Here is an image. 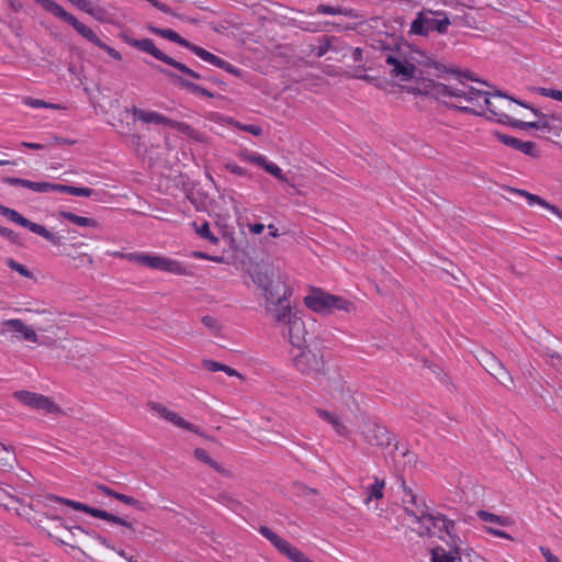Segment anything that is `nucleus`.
I'll list each match as a JSON object with an SVG mask.
<instances>
[{"label":"nucleus","instance_id":"59","mask_svg":"<svg viewBox=\"0 0 562 562\" xmlns=\"http://www.w3.org/2000/svg\"><path fill=\"white\" fill-rule=\"evenodd\" d=\"M192 257L194 258H198V259H204V260H211V261H214V262H221L222 261V258L221 257H213V256H210L203 251H193L192 252Z\"/></svg>","mask_w":562,"mask_h":562},{"label":"nucleus","instance_id":"32","mask_svg":"<svg viewBox=\"0 0 562 562\" xmlns=\"http://www.w3.org/2000/svg\"><path fill=\"white\" fill-rule=\"evenodd\" d=\"M477 517L485 522L496 524L502 527H508L513 524V519L510 517L499 516L487 510H479Z\"/></svg>","mask_w":562,"mask_h":562},{"label":"nucleus","instance_id":"46","mask_svg":"<svg viewBox=\"0 0 562 562\" xmlns=\"http://www.w3.org/2000/svg\"><path fill=\"white\" fill-rule=\"evenodd\" d=\"M452 23H454L456 25H459V26H465V27H471V29L475 27V20L473 16H471L469 14L453 16V19L451 20V24Z\"/></svg>","mask_w":562,"mask_h":562},{"label":"nucleus","instance_id":"25","mask_svg":"<svg viewBox=\"0 0 562 562\" xmlns=\"http://www.w3.org/2000/svg\"><path fill=\"white\" fill-rule=\"evenodd\" d=\"M133 115L146 124H156V125H168L169 117L165 116L164 114H160L156 111H146L142 109L134 108L133 109Z\"/></svg>","mask_w":562,"mask_h":562},{"label":"nucleus","instance_id":"48","mask_svg":"<svg viewBox=\"0 0 562 562\" xmlns=\"http://www.w3.org/2000/svg\"><path fill=\"white\" fill-rule=\"evenodd\" d=\"M167 126L177 130L178 132L187 135L188 137H190V134L192 133V131L194 128L191 125H189L188 123L173 121L171 119H169V123Z\"/></svg>","mask_w":562,"mask_h":562},{"label":"nucleus","instance_id":"35","mask_svg":"<svg viewBox=\"0 0 562 562\" xmlns=\"http://www.w3.org/2000/svg\"><path fill=\"white\" fill-rule=\"evenodd\" d=\"M32 233L42 236L46 240H48L53 246H60L63 244V237L52 233L46 227H44L41 224H37V226L32 227Z\"/></svg>","mask_w":562,"mask_h":562},{"label":"nucleus","instance_id":"54","mask_svg":"<svg viewBox=\"0 0 562 562\" xmlns=\"http://www.w3.org/2000/svg\"><path fill=\"white\" fill-rule=\"evenodd\" d=\"M224 168L227 171H229L231 173H234V175L239 176V177H246L248 175L247 170L245 168L238 166L235 162H226L224 165Z\"/></svg>","mask_w":562,"mask_h":562},{"label":"nucleus","instance_id":"1","mask_svg":"<svg viewBox=\"0 0 562 562\" xmlns=\"http://www.w3.org/2000/svg\"><path fill=\"white\" fill-rule=\"evenodd\" d=\"M425 94L431 95L437 100H445L446 98L453 99L451 105L463 112L482 115L485 110L488 111V119L498 123L509 124L516 127H538V123H526L519 119V108H526L532 111L536 115L538 111L530 105L517 101L504 93L488 94L485 91L477 90L463 82L453 85H445L429 80L422 91Z\"/></svg>","mask_w":562,"mask_h":562},{"label":"nucleus","instance_id":"14","mask_svg":"<svg viewBox=\"0 0 562 562\" xmlns=\"http://www.w3.org/2000/svg\"><path fill=\"white\" fill-rule=\"evenodd\" d=\"M479 361L485 370L506 389L512 390L515 387L513 376L493 353L487 350H483L480 355Z\"/></svg>","mask_w":562,"mask_h":562},{"label":"nucleus","instance_id":"12","mask_svg":"<svg viewBox=\"0 0 562 562\" xmlns=\"http://www.w3.org/2000/svg\"><path fill=\"white\" fill-rule=\"evenodd\" d=\"M259 532L269 540L276 549L285 555L292 562H314L308 559L300 549L292 546L288 540L283 539L270 528L261 526Z\"/></svg>","mask_w":562,"mask_h":562},{"label":"nucleus","instance_id":"39","mask_svg":"<svg viewBox=\"0 0 562 562\" xmlns=\"http://www.w3.org/2000/svg\"><path fill=\"white\" fill-rule=\"evenodd\" d=\"M194 457L201 462L209 464L215 471L224 472L223 467L218 462L214 461L206 450L202 448H196L194 450Z\"/></svg>","mask_w":562,"mask_h":562},{"label":"nucleus","instance_id":"31","mask_svg":"<svg viewBox=\"0 0 562 562\" xmlns=\"http://www.w3.org/2000/svg\"><path fill=\"white\" fill-rule=\"evenodd\" d=\"M54 192L67 193L75 196L90 198L93 194V190L90 188H79L61 183H54Z\"/></svg>","mask_w":562,"mask_h":562},{"label":"nucleus","instance_id":"57","mask_svg":"<svg viewBox=\"0 0 562 562\" xmlns=\"http://www.w3.org/2000/svg\"><path fill=\"white\" fill-rule=\"evenodd\" d=\"M485 530H486V532H488L495 537L507 539V540H513V537L509 533H507L506 531H503L501 529H495L493 527H486Z\"/></svg>","mask_w":562,"mask_h":562},{"label":"nucleus","instance_id":"27","mask_svg":"<svg viewBox=\"0 0 562 562\" xmlns=\"http://www.w3.org/2000/svg\"><path fill=\"white\" fill-rule=\"evenodd\" d=\"M0 214L5 216L9 221L21 225L22 227H25L32 232L33 226H37V223H33L25 218L22 214H20L18 211L7 207L2 204H0Z\"/></svg>","mask_w":562,"mask_h":562},{"label":"nucleus","instance_id":"13","mask_svg":"<svg viewBox=\"0 0 562 562\" xmlns=\"http://www.w3.org/2000/svg\"><path fill=\"white\" fill-rule=\"evenodd\" d=\"M390 75L401 81H411L415 77L416 66L402 52H391L385 56Z\"/></svg>","mask_w":562,"mask_h":562},{"label":"nucleus","instance_id":"8","mask_svg":"<svg viewBox=\"0 0 562 562\" xmlns=\"http://www.w3.org/2000/svg\"><path fill=\"white\" fill-rule=\"evenodd\" d=\"M252 282L262 291L265 300L268 296L279 294L288 288L279 274H276L269 267L257 266L249 271Z\"/></svg>","mask_w":562,"mask_h":562},{"label":"nucleus","instance_id":"55","mask_svg":"<svg viewBox=\"0 0 562 562\" xmlns=\"http://www.w3.org/2000/svg\"><path fill=\"white\" fill-rule=\"evenodd\" d=\"M78 262V266L91 267L93 265V258L88 254H79L72 257Z\"/></svg>","mask_w":562,"mask_h":562},{"label":"nucleus","instance_id":"44","mask_svg":"<svg viewBox=\"0 0 562 562\" xmlns=\"http://www.w3.org/2000/svg\"><path fill=\"white\" fill-rule=\"evenodd\" d=\"M7 265L13 270L20 273L22 277L32 279L33 273L22 263L15 261L13 258L7 259Z\"/></svg>","mask_w":562,"mask_h":562},{"label":"nucleus","instance_id":"24","mask_svg":"<svg viewBox=\"0 0 562 562\" xmlns=\"http://www.w3.org/2000/svg\"><path fill=\"white\" fill-rule=\"evenodd\" d=\"M497 138L505 145L513 147L526 155H536V145L532 142H524L510 135L496 134Z\"/></svg>","mask_w":562,"mask_h":562},{"label":"nucleus","instance_id":"21","mask_svg":"<svg viewBox=\"0 0 562 562\" xmlns=\"http://www.w3.org/2000/svg\"><path fill=\"white\" fill-rule=\"evenodd\" d=\"M2 325L7 326L11 331H13L18 338H23L24 340L34 344L38 341V335L36 331L20 318L4 319Z\"/></svg>","mask_w":562,"mask_h":562},{"label":"nucleus","instance_id":"34","mask_svg":"<svg viewBox=\"0 0 562 562\" xmlns=\"http://www.w3.org/2000/svg\"><path fill=\"white\" fill-rule=\"evenodd\" d=\"M203 367L211 372L223 371L229 376H237L239 379H243V375L234 368L216 362L214 360H204Z\"/></svg>","mask_w":562,"mask_h":562},{"label":"nucleus","instance_id":"37","mask_svg":"<svg viewBox=\"0 0 562 562\" xmlns=\"http://www.w3.org/2000/svg\"><path fill=\"white\" fill-rule=\"evenodd\" d=\"M23 103L33 109H42V108L43 109H53V110H65L66 109V106L63 104L50 103V102H46L41 99L31 98V97L24 98Z\"/></svg>","mask_w":562,"mask_h":562},{"label":"nucleus","instance_id":"64","mask_svg":"<svg viewBox=\"0 0 562 562\" xmlns=\"http://www.w3.org/2000/svg\"><path fill=\"white\" fill-rule=\"evenodd\" d=\"M21 146L29 149L40 150L44 148L43 144L40 143H30V142H22Z\"/></svg>","mask_w":562,"mask_h":562},{"label":"nucleus","instance_id":"7","mask_svg":"<svg viewBox=\"0 0 562 562\" xmlns=\"http://www.w3.org/2000/svg\"><path fill=\"white\" fill-rule=\"evenodd\" d=\"M36 3L41 4L44 10L53 14L54 16L63 20L64 22L71 25L83 38L94 44L95 46L101 44L100 37L95 34V32L80 22L74 14L67 12L60 4H58L54 0H34Z\"/></svg>","mask_w":562,"mask_h":562},{"label":"nucleus","instance_id":"11","mask_svg":"<svg viewBox=\"0 0 562 562\" xmlns=\"http://www.w3.org/2000/svg\"><path fill=\"white\" fill-rule=\"evenodd\" d=\"M140 266L153 270L168 272L175 276L191 274V271L183 262L162 255L143 252L140 257Z\"/></svg>","mask_w":562,"mask_h":562},{"label":"nucleus","instance_id":"18","mask_svg":"<svg viewBox=\"0 0 562 562\" xmlns=\"http://www.w3.org/2000/svg\"><path fill=\"white\" fill-rule=\"evenodd\" d=\"M237 156L243 161L251 162V164H255V165L261 167L263 170H266L268 173H270L278 180L283 181V182L288 181V179L284 177V175L282 172V169L274 162L269 161L263 155H261L257 151L241 149L237 154Z\"/></svg>","mask_w":562,"mask_h":562},{"label":"nucleus","instance_id":"22","mask_svg":"<svg viewBox=\"0 0 562 562\" xmlns=\"http://www.w3.org/2000/svg\"><path fill=\"white\" fill-rule=\"evenodd\" d=\"M3 182L14 187L20 186L37 193L54 192V183L46 181H31L22 178L7 177L3 179Z\"/></svg>","mask_w":562,"mask_h":562},{"label":"nucleus","instance_id":"36","mask_svg":"<svg viewBox=\"0 0 562 562\" xmlns=\"http://www.w3.org/2000/svg\"><path fill=\"white\" fill-rule=\"evenodd\" d=\"M50 498L58 503L65 504L76 510L87 513V514L91 515L92 517H93V513L97 510V508H94V507H90L83 503L72 501L69 498H64V497H59V496H52Z\"/></svg>","mask_w":562,"mask_h":562},{"label":"nucleus","instance_id":"45","mask_svg":"<svg viewBox=\"0 0 562 562\" xmlns=\"http://www.w3.org/2000/svg\"><path fill=\"white\" fill-rule=\"evenodd\" d=\"M232 125H234L235 127H237L240 131L250 133L255 136H260L262 134L261 126L256 125V124H244V123H240L237 121H232Z\"/></svg>","mask_w":562,"mask_h":562},{"label":"nucleus","instance_id":"63","mask_svg":"<svg viewBox=\"0 0 562 562\" xmlns=\"http://www.w3.org/2000/svg\"><path fill=\"white\" fill-rule=\"evenodd\" d=\"M97 490L104 494V495H108V496H111V497H114L115 495V491H113L112 488H110L109 486L104 485V484H98L97 485Z\"/></svg>","mask_w":562,"mask_h":562},{"label":"nucleus","instance_id":"40","mask_svg":"<svg viewBox=\"0 0 562 562\" xmlns=\"http://www.w3.org/2000/svg\"><path fill=\"white\" fill-rule=\"evenodd\" d=\"M83 12L91 15L99 22L106 21V14H108L106 9L101 5L93 4L91 1L88 2V7H86Z\"/></svg>","mask_w":562,"mask_h":562},{"label":"nucleus","instance_id":"33","mask_svg":"<svg viewBox=\"0 0 562 562\" xmlns=\"http://www.w3.org/2000/svg\"><path fill=\"white\" fill-rule=\"evenodd\" d=\"M59 215L61 217L68 220L69 222H71L78 226H81V227H97L98 226V223L91 217L80 216V215H77V214L68 212V211H60Z\"/></svg>","mask_w":562,"mask_h":562},{"label":"nucleus","instance_id":"62","mask_svg":"<svg viewBox=\"0 0 562 562\" xmlns=\"http://www.w3.org/2000/svg\"><path fill=\"white\" fill-rule=\"evenodd\" d=\"M317 12L334 15L338 12V10L330 5L321 4L317 9Z\"/></svg>","mask_w":562,"mask_h":562},{"label":"nucleus","instance_id":"58","mask_svg":"<svg viewBox=\"0 0 562 562\" xmlns=\"http://www.w3.org/2000/svg\"><path fill=\"white\" fill-rule=\"evenodd\" d=\"M540 552L544 558L546 562H561L557 555H554L551 550L547 547H541Z\"/></svg>","mask_w":562,"mask_h":562},{"label":"nucleus","instance_id":"56","mask_svg":"<svg viewBox=\"0 0 562 562\" xmlns=\"http://www.w3.org/2000/svg\"><path fill=\"white\" fill-rule=\"evenodd\" d=\"M99 48L103 49L106 54H109L113 59L115 60H122V55L120 52L114 49L113 47L106 45L104 42H101L100 45H98Z\"/></svg>","mask_w":562,"mask_h":562},{"label":"nucleus","instance_id":"43","mask_svg":"<svg viewBox=\"0 0 562 562\" xmlns=\"http://www.w3.org/2000/svg\"><path fill=\"white\" fill-rule=\"evenodd\" d=\"M114 498L138 510L145 509L144 504L132 496L115 492Z\"/></svg>","mask_w":562,"mask_h":562},{"label":"nucleus","instance_id":"10","mask_svg":"<svg viewBox=\"0 0 562 562\" xmlns=\"http://www.w3.org/2000/svg\"><path fill=\"white\" fill-rule=\"evenodd\" d=\"M291 290L288 286L279 294L268 296L266 299V311L280 326L295 316L297 313L293 312L290 305Z\"/></svg>","mask_w":562,"mask_h":562},{"label":"nucleus","instance_id":"53","mask_svg":"<svg viewBox=\"0 0 562 562\" xmlns=\"http://www.w3.org/2000/svg\"><path fill=\"white\" fill-rule=\"evenodd\" d=\"M202 324L210 329L213 334H218L221 327L216 318L211 315H205L201 319Z\"/></svg>","mask_w":562,"mask_h":562},{"label":"nucleus","instance_id":"61","mask_svg":"<svg viewBox=\"0 0 562 562\" xmlns=\"http://www.w3.org/2000/svg\"><path fill=\"white\" fill-rule=\"evenodd\" d=\"M248 229L254 235H259L263 232L265 225L261 223L248 224Z\"/></svg>","mask_w":562,"mask_h":562},{"label":"nucleus","instance_id":"20","mask_svg":"<svg viewBox=\"0 0 562 562\" xmlns=\"http://www.w3.org/2000/svg\"><path fill=\"white\" fill-rule=\"evenodd\" d=\"M402 502L404 504L405 513L413 519L412 522L418 519V515L415 514V512L420 510L423 514L429 512L425 501L418 495L414 494L411 488L404 490Z\"/></svg>","mask_w":562,"mask_h":562},{"label":"nucleus","instance_id":"23","mask_svg":"<svg viewBox=\"0 0 562 562\" xmlns=\"http://www.w3.org/2000/svg\"><path fill=\"white\" fill-rule=\"evenodd\" d=\"M513 191L516 194L524 196L527 200L528 205L532 206V205L537 204L543 209H547L548 211H550L552 214L557 215L558 217L562 218V213L559 210V207L553 204H550L548 201H546L541 196L530 193L526 190H521V189H514Z\"/></svg>","mask_w":562,"mask_h":562},{"label":"nucleus","instance_id":"16","mask_svg":"<svg viewBox=\"0 0 562 562\" xmlns=\"http://www.w3.org/2000/svg\"><path fill=\"white\" fill-rule=\"evenodd\" d=\"M360 435L371 446L387 447L391 445L389 430L374 419H367L360 425Z\"/></svg>","mask_w":562,"mask_h":562},{"label":"nucleus","instance_id":"47","mask_svg":"<svg viewBox=\"0 0 562 562\" xmlns=\"http://www.w3.org/2000/svg\"><path fill=\"white\" fill-rule=\"evenodd\" d=\"M432 562H454V557L447 553L445 549L437 548L432 550Z\"/></svg>","mask_w":562,"mask_h":562},{"label":"nucleus","instance_id":"51","mask_svg":"<svg viewBox=\"0 0 562 562\" xmlns=\"http://www.w3.org/2000/svg\"><path fill=\"white\" fill-rule=\"evenodd\" d=\"M537 92L542 97H547V98L553 99L555 101L562 102V91L561 90L541 87V88L537 89Z\"/></svg>","mask_w":562,"mask_h":562},{"label":"nucleus","instance_id":"15","mask_svg":"<svg viewBox=\"0 0 562 562\" xmlns=\"http://www.w3.org/2000/svg\"><path fill=\"white\" fill-rule=\"evenodd\" d=\"M13 396L23 405L34 409L44 411L47 414H58L60 407L48 396L30 391H16Z\"/></svg>","mask_w":562,"mask_h":562},{"label":"nucleus","instance_id":"30","mask_svg":"<svg viewBox=\"0 0 562 562\" xmlns=\"http://www.w3.org/2000/svg\"><path fill=\"white\" fill-rule=\"evenodd\" d=\"M190 50L194 53L198 57H200L202 60L213 66L220 67L225 65V59L220 58L218 56L212 54L211 52L200 46L192 44Z\"/></svg>","mask_w":562,"mask_h":562},{"label":"nucleus","instance_id":"29","mask_svg":"<svg viewBox=\"0 0 562 562\" xmlns=\"http://www.w3.org/2000/svg\"><path fill=\"white\" fill-rule=\"evenodd\" d=\"M385 481L374 477V483L368 486L364 504L368 505L373 499H381L384 496Z\"/></svg>","mask_w":562,"mask_h":562},{"label":"nucleus","instance_id":"49","mask_svg":"<svg viewBox=\"0 0 562 562\" xmlns=\"http://www.w3.org/2000/svg\"><path fill=\"white\" fill-rule=\"evenodd\" d=\"M167 126L177 130L178 132L187 135L188 137H190V134L192 133V131L194 128L191 125H189L188 123L173 121L171 119H169V123Z\"/></svg>","mask_w":562,"mask_h":562},{"label":"nucleus","instance_id":"52","mask_svg":"<svg viewBox=\"0 0 562 562\" xmlns=\"http://www.w3.org/2000/svg\"><path fill=\"white\" fill-rule=\"evenodd\" d=\"M93 517L94 518H99V519H103L108 522H112V524H116L119 522L120 520V516H116V515H113L109 512H105V510H102V509H99L97 508V510L93 513Z\"/></svg>","mask_w":562,"mask_h":562},{"label":"nucleus","instance_id":"17","mask_svg":"<svg viewBox=\"0 0 562 562\" xmlns=\"http://www.w3.org/2000/svg\"><path fill=\"white\" fill-rule=\"evenodd\" d=\"M283 336L288 339L294 349L305 346L307 330L305 323L297 314L281 326Z\"/></svg>","mask_w":562,"mask_h":562},{"label":"nucleus","instance_id":"41","mask_svg":"<svg viewBox=\"0 0 562 562\" xmlns=\"http://www.w3.org/2000/svg\"><path fill=\"white\" fill-rule=\"evenodd\" d=\"M15 460L14 452L5 445L0 442V468H13V461Z\"/></svg>","mask_w":562,"mask_h":562},{"label":"nucleus","instance_id":"4","mask_svg":"<svg viewBox=\"0 0 562 562\" xmlns=\"http://www.w3.org/2000/svg\"><path fill=\"white\" fill-rule=\"evenodd\" d=\"M304 304L317 314H331L335 311L349 313L355 308L352 302L342 296L327 293L322 289H313L311 293L304 297Z\"/></svg>","mask_w":562,"mask_h":562},{"label":"nucleus","instance_id":"19","mask_svg":"<svg viewBox=\"0 0 562 562\" xmlns=\"http://www.w3.org/2000/svg\"><path fill=\"white\" fill-rule=\"evenodd\" d=\"M149 408L151 412L156 413L159 417L172 423L175 426L192 431L198 432V428L195 425L184 420L181 416H179L176 412L167 408L166 406L151 402L149 403Z\"/></svg>","mask_w":562,"mask_h":562},{"label":"nucleus","instance_id":"42","mask_svg":"<svg viewBox=\"0 0 562 562\" xmlns=\"http://www.w3.org/2000/svg\"><path fill=\"white\" fill-rule=\"evenodd\" d=\"M195 227V232L199 236H201L204 239H207L212 244H217L218 238L214 236V234L211 232L210 224L207 222H204L202 225H198L196 223H193Z\"/></svg>","mask_w":562,"mask_h":562},{"label":"nucleus","instance_id":"50","mask_svg":"<svg viewBox=\"0 0 562 562\" xmlns=\"http://www.w3.org/2000/svg\"><path fill=\"white\" fill-rule=\"evenodd\" d=\"M143 252H122V251H113L111 256L117 257L121 259H125L130 262H136L140 265V257Z\"/></svg>","mask_w":562,"mask_h":562},{"label":"nucleus","instance_id":"60","mask_svg":"<svg viewBox=\"0 0 562 562\" xmlns=\"http://www.w3.org/2000/svg\"><path fill=\"white\" fill-rule=\"evenodd\" d=\"M190 138H192L193 140H195L198 143H207V140H209V137L204 133H202L195 128H193L192 133L190 134Z\"/></svg>","mask_w":562,"mask_h":562},{"label":"nucleus","instance_id":"5","mask_svg":"<svg viewBox=\"0 0 562 562\" xmlns=\"http://www.w3.org/2000/svg\"><path fill=\"white\" fill-rule=\"evenodd\" d=\"M415 514L418 515V519L413 522L416 525L413 530L420 537H437L443 540L445 536L450 537L454 530V521L442 514H423L420 510Z\"/></svg>","mask_w":562,"mask_h":562},{"label":"nucleus","instance_id":"6","mask_svg":"<svg viewBox=\"0 0 562 562\" xmlns=\"http://www.w3.org/2000/svg\"><path fill=\"white\" fill-rule=\"evenodd\" d=\"M121 38L132 47H135L144 53L150 54L156 59L164 61L165 64L175 67L179 71L188 75L193 79H201V75L191 68L187 67L184 64L177 61L176 59L169 57L160 49H158L151 38H143L136 40L127 33H122Z\"/></svg>","mask_w":562,"mask_h":562},{"label":"nucleus","instance_id":"3","mask_svg":"<svg viewBox=\"0 0 562 562\" xmlns=\"http://www.w3.org/2000/svg\"><path fill=\"white\" fill-rule=\"evenodd\" d=\"M451 20L448 13L442 10L434 11L431 9H423L416 14L409 29V34L427 36L430 32L446 34Z\"/></svg>","mask_w":562,"mask_h":562},{"label":"nucleus","instance_id":"9","mask_svg":"<svg viewBox=\"0 0 562 562\" xmlns=\"http://www.w3.org/2000/svg\"><path fill=\"white\" fill-rule=\"evenodd\" d=\"M316 381L337 401H346L350 396L351 391L338 367L327 366L322 376Z\"/></svg>","mask_w":562,"mask_h":562},{"label":"nucleus","instance_id":"28","mask_svg":"<svg viewBox=\"0 0 562 562\" xmlns=\"http://www.w3.org/2000/svg\"><path fill=\"white\" fill-rule=\"evenodd\" d=\"M150 31L164 38H167L173 43H177L188 49H190L192 43L188 42L186 38L181 37L177 32L171 29H159V27H150Z\"/></svg>","mask_w":562,"mask_h":562},{"label":"nucleus","instance_id":"26","mask_svg":"<svg viewBox=\"0 0 562 562\" xmlns=\"http://www.w3.org/2000/svg\"><path fill=\"white\" fill-rule=\"evenodd\" d=\"M316 414L317 416L323 419L324 422L328 423L331 425V427L334 428V430L339 435V436H346L347 435V427L345 426V424L340 420V418L331 413V412H328V411H325V409H322V408H317L316 409Z\"/></svg>","mask_w":562,"mask_h":562},{"label":"nucleus","instance_id":"38","mask_svg":"<svg viewBox=\"0 0 562 562\" xmlns=\"http://www.w3.org/2000/svg\"><path fill=\"white\" fill-rule=\"evenodd\" d=\"M177 82L188 89L190 92L192 93H195V94H201V95H204V97H207V98H214V93L211 92L210 90L196 85V83H193L191 81H188L181 77H177Z\"/></svg>","mask_w":562,"mask_h":562},{"label":"nucleus","instance_id":"2","mask_svg":"<svg viewBox=\"0 0 562 562\" xmlns=\"http://www.w3.org/2000/svg\"><path fill=\"white\" fill-rule=\"evenodd\" d=\"M292 366L301 374L316 381L327 368V362L321 350L312 349L305 345L292 352Z\"/></svg>","mask_w":562,"mask_h":562}]
</instances>
